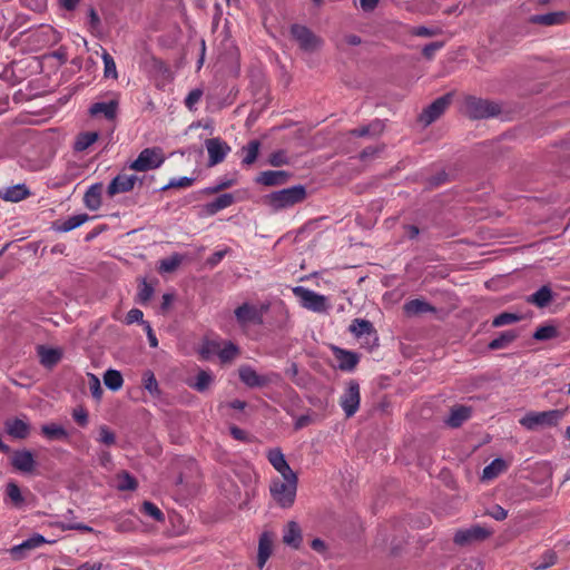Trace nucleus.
<instances>
[{
	"mask_svg": "<svg viewBox=\"0 0 570 570\" xmlns=\"http://www.w3.org/2000/svg\"><path fill=\"white\" fill-rule=\"evenodd\" d=\"M306 197V187L304 185H295L265 195L263 197V203L274 212H277L303 203Z\"/></svg>",
	"mask_w": 570,
	"mask_h": 570,
	"instance_id": "1",
	"label": "nucleus"
},
{
	"mask_svg": "<svg viewBox=\"0 0 570 570\" xmlns=\"http://www.w3.org/2000/svg\"><path fill=\"white\" fill-rule=\"evenodd\" d=\"M464 106L468 117L473 120L497 117L502 111L500 104L475 96H466Z\"/></svg>",
	"mask_w": 570,
	"mask_h": 570,
	"instance_id": "2",
	"label": "nucleus"
},
{
	"mask_svg": "<svg viewBox=\"0 0 570 570\" xmlns=\"http://www.w3.org/2000/svg\"><path fill=\"white\" fill-rule=\"evenodd\" d=\"M566 412L567 409L529 412L520 420V424L530 431H534L539 428L557 426Z\"/></svg>",
	"mask_w": 570,
	"mask_h": 570,
	"instance_id": "3",
	"label": "nucleus"
},
{
	"mask_svg": "<svg viewBox=\"0 0 570 570\" xmlns=\"http://www.w3.org/2000/svg\"><path fill=\"white\" fill-rule=\"evenodd\" d=\"M28 36L24 42L32 51H38L48 46H55L61 40L60 33L49 24H41L32 29L28 27Z\"/></svg>",
	"mask_w": 570,
	"mask_h": 570,
	"instance_id": "4",
	"label": "nucleus"
},
{
	"mask_svg": "<svg viewBox=\"0 0 570 570\" xmlns=\"http://www.w3.org/2000/svg\"><path fill=\"white\" fill-rule=\"evenodd\" d=\"M165 161V155L160 147L142 149L138 157L130 163L129 168L136 171H147L159 168Z\"/></svg>",
	"mask_w": 570,
	"mask_h": 570,
	"instance_id": "5",
	"label": "nucleus"
},
{
	"mask_svg": "<svg viewBox=\"0 0 570 570\" xmlns=\"http://www.w3.org/2000/svg\"><path fill=\"white\" fill-rule=\"evenodd\" d=\"M293 40H295L301 50L305 52H313L320 49L323 45V39L316 36L308 27L299 23H294L289 29Z\"/></svg>",
	"mask_w": 570,
	"mask_h": 570,
	"instance_id": "6",
	"label": "nucleus"
},
{
	"mask_svg": "<svg viewBox=\"0 0 570 570\" xmlns=\"http://www.w3.org/2000/svg\"><path fill=\"white\" fill-rule=\"evenodd\" d=\"M297 482H285L279 479L272 481L269 491L276 503L286 509L291 508L296 498Z\"/></svg>",
	"mask_w": 570,
	"mask_h": 570,
	"instance_id": "7",
	"label": "nucleus"
},
{
	"mask_svg": "<svg viewBox=\"0 0 570 570\" xmlns=\"http://www.w3.org/2000/svg\"><path fill=\"white\" fill-rule=\"evenodd\" d=\"M454 97V92L450 91L445 95L436 98L429 106H426L422 112L419 115V122L424 127L431 125L435 120H438L444 111L449 108Z\"/></svg>",
	"mask_w": 570,
	"mask_h": 570,
	"instance_id": "8",
	"label": "nucleus"
},
{
	"mask_svg": "<svg viewBox=\"0 0 570 570\" xmlns=\"http://www.w3.org/2000/svg\"><path fill=\"white\" fill-rule=\"evenodd\" d=\"M238 374L239 380L250 389L265 387L279 380V375L277 373L261 375L249 365H242L238 368Z\"/></svg>",
	"mask_w": 570,
	"mask_h": 570,
	"instance_id": "9",
	"label": "nucleus"
},
{
	"mask_svg": "<svg viewBox=\"0 0 570 570\" xmlns=\"http://www.w3.org/2000/svg\"><path fill=\"white\" fill-rule=\"evenodd\" d=\"M348 330L357 338L365 336L364 344L370 350L379 346L377 331L368 320L355 318L352 321Z\"/></svg>",
	"mask_w": 570,
	"mask_h": 570,
	"instance_id": "10",
	"label": "nucleus"
},
{
	"mask_svg": "<svg viewBox=\"0 0 570 570\" xmlns=\"http://www.w3.org/2000/svg\"><path fill=\"white\" fill-rule=\"evenodd\" d=\"M296 297L301 299L302 306L313 312L322 313L328 307L327 298L314 291L303 286H296L293 289Z\"/></svg>",
	"mask_w": 570,
	"mask_h": 570,
	"instance_id": "11",
	"label": "nucleus"
},
{
	"mask_svg": "<svg viewBox=\"0 0 570 570\" xmlns=\"http://www.w3.org/2000/svg\"><path fill=\"white\" fill-rule=\"evenodd\" d=\"M10 464L14 470L26 475L33 474L38 465L33 452L29 449L13 451Z\"/></svg>",
	"mask_w": 570,
	"mask_h": 570,
	"instance_id": "12",
	"label": "nucleus"
},
{
	"mask_svg": "<svg viewBox=\"0 0 570 570\" xmlns=\"http://www.w3.org/2000/svg\"><path fill=\"white\" fill-rule=\"evenodd\" d=\"M360 399V384L357 381L351 380L340 402L346 417H351L357 412Z\"/></svg>",
	"mask_w": 570,
	"mask_h": 570,
	"instance_id": "13",
	"label": "nucleus"
},
{
	"mask_svg": "<svg viewBox=\"0 0 570 570\" xmlns=\"http://www.w3.org/2000/svg\"><path fill=\"white\" fill-rule=\"evenodd\" d=\"M491 535V531L481 527L473 525L469 529L459 530L454 534L453 542L458 546L464 547L473 542H481Z\"/></svg>",
	"mask_w": 570,
	"mask_h": 570,
	"instance_id": "14",
	"label": "nucleus"
},
{
	"mask_svg": "<svg viewBox=\"0 0 570 570\" xmlns=\"http://www.w3.org/2000/svg\"><path fill=\"white\" fill-rule=\"evenodd\" d=\"M205 147L208 153L209 167L220 164L230 151V146L219 137L206 139Z\"/></svg>",
	"mask_w": 570,
	"mask_h": 570,
	"instance_id": "15",
	"label": "nucleus"
},
{
	"mask_svg": "<svg viewBox=\"0 0 570 570\" xmlns=\"http://www.w3.org/2000/svg\"><path fill=\"white\" fill-rule=\"evenodd\" d=\"M332 353L337 361V367L341 371L352 372L360 362V354L347 351L338 346H332Z\"/></svg>",
	"mask_w": 570,
	"mask_h": 570,
	"instance_id": "16",
	"label": "nucleus"
},
{
	"mask_svg": "<svg viewBox=\"0 0 570 570\" xmlns=\"http://www.w3.org/2000/svg\"><path fill=\"white\" fill-rule=\"evenodd\" d=\"M138 177L136 175H117L107 186V195L111 198L120 193H128L134 189Z\"/></svg>",
	"mask_w": 570,
	"mask_h": 570,
	"instance_id": "17",
	"label": "nucleus"
},
{
	"mask_svg": "<svg viewBox=\"0 0 570 570\" xmlns=\"http://www.w3.org/2000/svg\"><path fill=\"white\" fill-rule=\"evenodd\" d=\"M235 317L239 326H246L248 324L262 325L264 323L261 320L256 306L249 303H243L234 311Z\"/></svg>",
	"mask_w": 570,
	"mask_h": 570,
	"instance_id": "18",
	"label": "nucleus"
},
{
	"mask_svg": "<svg viewBox=\"0 0 570 570\" xmlns=\"http://www.w3.org/2000/svg\"><path fill=\"white\" fill-rule=\"evenodd\" d=\"M49 541L41 534L35 533L32 537L22 541L20 544L14 546L10 549V554L14 560H21L26 558L30 550H33Z\"/></svg>",
	"mask_w": 570,
	"mask_h": 570,
	"instance_id": "19",
	"label": "nucleus"
},
{
	"mask_svg": "<svg viewBox=\"0 0 570 570\" xmlns=\"http://www.w3.org/2000/svg\"><path fill=\"white\" fill-rule=\"evenodd\" d=\"M37 355L40 364L47 368L52 370L63 356V352L60 347H49L47 345L37 346Z\"/></svg>",
	"mask_w": 570,
	"mask_h": 570,
	"instance_id": "20",
	"label": "nucleus"
},
{
	"mask_svg": "<svg viewBox=\"0 0 570 570\" xmlns=\"http://www.w3.org/2000/svg\"><path fill=\"white\" fill-rule=\"evenodd\" d=\"M292 176V173L286 170H265L256 176L255 183L267 187L281 186L286 184Z\"/></svg>",
	"mask_w": 570,
	"mask_h": 570,
	"instance_id": "21",
	"label": "nucleus"
},
{
	"mask_svg": "<svg viewBox=\"0 0 570 570\" xmlns=\"http://www.w3.org/2000/svg\"><path fill=\"white\" fill-rule=\"evenodd\" d=\"M569 13L566 11H554L543 14H533L529 18V22L532 24L541 26H557L563 24L568 21Z\"/></svg>",
	"mask_w": 570,
	"mask_h": 570,
	"instance_id": "22",
	"label": "nucleus"
},
{
	"mask_svg": "<svg viewBox=\"0 0 570 570\" xmlns=\"http://www.w3.org/2000/svg\"><path fill=\"white\" fill-rule=\"evenodd\" d=\"M472 415V407L466 405H454L450 410V415L444 420V423L452 428L458 429L468 421Z\"/></svg>",
	"mask_w": 570,
	"mask_h": 570,
	"instance_id": "23",
	"label": "nucleus"
},
{
	"mask_svg": "<svg viewBox=\"0 0 570 570\" xmlns=\"http://www.w3.org/2000/svg\"><path fill=\"white\" fill-rule=\"evenodd\" d=\"M6 432L19 440H24L30 434V424L19 417L8 419L4 422Z\"/></svg>",
	"mask_w": 570,
	"mask_h": 570,
	"instance_id": "24",
	"label": "nucleus"
},
{
	"mask_svg": "<svg viewBox=\"0 0 570 570\" xmlns=\"http://www.w3.org/2000/svg\"><path fill=\"white\" fill-rule=\"evenodd\" d=\"M102 183L92 184L83 195V204L89 210H98L102 204Z\"/></svg>",
	"mask_w": 570,
	"mask_h": 570,
	"instance_id": "25",
	"label": "nucleus"
},
{
	"mask_svg": "<svg viewBox=\"0 0 570 570\" xmlns=\"http://www.w3.org/2000/svg\"><path fill=\"white\" fill-rule=\"evenodd\" d=\"M236 202L234 194H220L213 202L204 205L203 210L207 216H213L218 212L232 206Z\"/></svg>",
	"mask_w": 570,
	"mask_h": 570,
	"instance_id": "26",
	"label": "nucleus"
},
{
	"mask_svg": "<svg viewBox=\"0 0 570 570\" xmlns=\"http://www.w3.org/2000/svg\"><path fill=\"white\" fill-rule=\"evenodd\" d=\"M90 219L88 214H78L67 218L63 222L56 220L52 224V228L60 233L70 232Z\"/></svg>",
	"mask_w": 570,
	"mask_h": 570,
	"instance_id": "27",
	"label": "nucleus"
},
{
	"mask_svg": "<svg viewBox=\"0 0 570 570\" xmlns=\"http://www.w3.org/2000/svg\"><path fill=\"white\" fill-rule=\"evenodd\" d=\"M553 299V292L549 285L541 286L537 292L527 297V302L539 308L547 307Z\"/></svg>",
	"mask_w": 570,
	"mask_h": 570,
	"instance_id": "28",
	"label": "nucleus"
},
{
	"mask_svg": "<svg viewBox=\"0 0 570 570\" xmlns=\"http://www.w3.org/2000/svg\"><path fill=\"white\" fill-rule=\"evenodd\" d=\"M303 541L302 531L297 522L289 521L284 530L283 542L294 549H298Z\"/></svg>",
	"mask_w": 570,
	"mask_h": 570,
	"instance_id": "29",
	"label": "nucleus"
},
{
	"mask_svg": "<svg viewBox=\"0 0 570 570\" xmlns=\"http://www.w3.org/2000/svg\"><path fill=\"white\" fill-rule=\"evenodd\" d=\"M118 101L110 100L108 102L99 101L95 102L89 108V114L91 116H97L99 114H104L106 119L114 120L117 116Z\"/></svg>",
	"mask_w": 570,
	"mask_h": 570,
	"instance_id": "30",
	"label": "nucleus"
},
{
	"mask_svg": "<svg viewBox=\"0 0 570 570\" xmlns=\"http://www.w3.org/2000/svg\"><path fill=\"white\" fill-rule=\"evenodd\" d=\"M519 337L517 330H507L501 332L495 338L488 344V348L491 351L502 350L510 346Z\"/></svg>",
	"mask_w": 570,
	"mask_h": 570,
	"instance_id": "31",
	"label": "nucleus"
},
{
	"mask_svg": "<svg viewBox=\"0 0 570 570\" xmlns=\"http://www.w3.org/2000/svg\"><path fill=\"white\" fill-rule=\"evenodd\" d=\"M273 539L268 532H264L258 542L257 567L262 569L272 554Z\"/></svg>",
	"mask_w": 570,
	"mask_h": 570,
	"instance_id": "32",
	"label": "nucleus"
},
{
	"mask_svg": "<svg viewBox=\"0 0 570 570\" xmlns=\"http://www.w3.org/2000/svg\"><path fill=\"white\" fill-rule=\"evenodd\" d=\"M30 195V190L24 184H18L7 187L4 191L0 190V196L3 200L17 203Z\"/></svg>",
	"mask_w": 570,
	"mask_h": 570,
	"instance_id": "33",
	"label": "nucleus"
},
{
	"mask_svg": "<svg viewBox=\"0 0 570 570\" xmlns=\"http://www.w3.org/2000/svg\"><path fill=\"white\" fill-rule=\"evenodd\" d=\"M41 433L50 441H65L68 440L67 430L57 423H49L41 426Z\"/></svg>",
	"mask_w": 570,
	"mask_h": 570,
	"instance_id": "34",
	"label": "nucleus"
},
{
	"mask_svg": "<svg viewBox=\"0 0 570 570\" xmlns=\"http://www.w3.org/2000/svg\"><path fill=\"white\" fill-rule=\"evenodd\" d=\"M403 308L407 315H420V314L436 311L435 307L432 306L430 303H428L423 299H420V298H414V299L406 302L404 304Z\"/></svg>",
	"mask_w": 570,
	"mask_h": 570,
	"instance_id": "35",
	"label": "nucleus"
},
{
	"mask_svg": "<svg viewBox=\"0 0 570 570\" xmlns=\"http://www.w3.org/2000/svg\"><path fill=\"white\" fill-rule=\"evenodd\" d=\"M99 138L97 131H85L77 135L73 142V150L77 153L85 151L91 145H94Z\"/></svg>",
	"mask_w": 570,
	"mask_h": 570,
	"instance_id": "36",
	"label": "nucleus"
},
{
	"mask_svg": "<svg viewBox=\"0 0 570 570\" xmlns=\"http://www.w3.org/2000/svg\"><path fill=\"white\" fill-rule=\"evenodd\" d=\"M102 380H104L106 387L112 392L119 391L124 384V377H122L121 373L114 368L107 370L104 373Z\"/></svg>",
	"mask_w": 570,
	"mask_h": 570,
	"instance_id": "37",
	"label": "nucleus"
},
{
	"mask_svg": "<svg viewBox=\"0 0 570 570\" xmlns=\"http://www.w3.org/2000/svg\"><path fill=\"white\" fill-rule=\"evenodd\" d=\"M507 462L502 458H497L483 469L482 479L492 480L507 470Z\"/></svg>",
	"mask_w": 570,
	"mask_h": 570,
	"instance_id": "38",
	"label": "nucleus"
},
{
	"mask_svg": "<svg viewBox=\"0 0 570 570\" xmlns=\"http://www.w3.org/2000/svg\"><path fill=\"white\" fill-rule=\"evenodd\" d=\"M213 381L214 377L209 372L200 370L195 377V382L188 383V385L197 392H205L208 390Z\"/></svg>",
	"mask_w": 570,
	"mask_h": 570,
	"instance_id": "39",
	"label": "nucleus"
},
{
	"mask_svg": "<svg viewBox=\"0 0 570 570\" xmlns=\"http://www.w3.org/2000/svg\"><path fill=\"white\" fill-rule=\"evenodd\" d=\"M142 385H144V389L146 391H148V393L151 396L160 397L161 390L159 389V385H158V382H157V380L155 377V374L150 370H147L146 372H144V374H142Z\"/></svg>",
	"mask_w": 570,
	"mask_h": 570,
	"instance_id": "40",
	"label": "nucleus"
},
{
	"mask_svg": "<svg viewBox=\"0 0 570 570\" xmlns=\"http://www.w3.org/2000/svg\"><path fill=\"white\" fill-rule=\"evenodd\" d=\"M261 148V141L258 139L250 140L246 146L242 148L243 151L246 153L243 158V165H252L256 161Z\"/></svg>",
	"mask_w": 570,
	"mask_h": 570,
	"instance_id": "41",
	"label": "nucleus"
},
{
	"mask_svg": "<svg viewBox=\"0 0 570 570\" xmlns=\"http://www.w3.org/2000/svg\"><path fill=\"white\" fill-rule=\"evenodd\" d=\"M559 335L557 326L546 324L539 326L532 334V338L535 341H549L556 338Z\"/></svg>",
	"mask_w": 570,
	"mask_h": 570,
	"instance_id": "42",
	"label": "nucleus"
},
{
	"mask_svg": "<svg viewBox=\"0 0 570 570\" xmlns=\"http://www.w3.org/2000/svg\"><path fill=\"white\" fill-rule=\"evenodd\" d=\"M524 317L521 314L518 313H511V312H503L497 315L492 320V326L493 327H501L504 325L513 324L517 322L522 321Z\"/></svg>",
	"mask_w": 570,
	"mask_h": 570,
	"instance_id": "43",
	"label": "nucleus"
},
{
	"mask_svg": "<svg viewBox=\"0 0 570 570\" xmlns=\"http://www.w3.org/2000/svg\"><path fill=\"white\" fill-rule=\"evenodd\" d=\"M6 494L11 500L12 504L16 508H20L24 504V498L21 493L19 485L16 482H8L6 487Z\"/></svg>",
	"mask_w": 570,
	"mask_h": 570,
	"instance_id": "44",
	"label": "nucleus"
},
{
	"mask_svg": "<svg viewBox=\"0 0 570 570\" xmlns=\"http://www.w3.org/2000/svg\"><path fill=\"white\" fill-rule=\"evenodd\" d=\"M183 257L180 254L175 253L170 257L164 258L159 262V273H173L181 264Z\"/></svg>",
	"mask_w": 570,
	"mask_h": 570,
	"instance_id": "45",
	"label": "nucleus"
},
{
	"mask_svg": "<svg viewBox=\"0 0 570 570\" xmlns=\"http://www.w3.org/2000/svg\"><path fill=\"white\" fill-rule=\"evenodd\" d=\"M30 21V17L27 14L19 13L14 17V19L8 24L6 31V39H9L16 31L28 29L27 24Z\"/></svg>",
	"mask_w": 570,
	"mask_h": 570,
	"instance_id": "46",
	"label": "nucleus"
},
{
	"mask_svg": "<svg viewBox=\"0 0 570 570\" xmlns=\"http://www.w3.org/2000/svg\"><path fill=\"white\" fill-rule=\"evenodd\" d=\"M140 511L145 514L154 519L155 521L163 522L165 521V514L163 511L153 502L144 501L141 504Z\"/></svg>",
	"mask_w": 570,
	"mask_h": 570,
	"instance_id": "47",
	"label": "nucleus"
},
{
	"mask_svg": "<svg viewBox=\"0 0 570 570\" xmlns=\"http://www.w3.org/2000/svg\"><path fill=\"white\" fill-rule=\"evenodd\" d=\"M239 353V348L233 342H227L224 347L218 352L219 360L222 363H228L233 361Z\"/></svg>",
	"mask_w": 570,
	"mask_h": 570,
	"instance_id": "48",
	"label": "nucleus"
},
{
	"mask_svg": "<svg viewBox=\"0 0 570 570\" xmlns=\"http://www.w3.org/2000/svg\"><path fill=\"white\" fill-rule=\"evenodd\" d=\"M196 178L194 177H180V178H173L168 181V184L164 185L159 188L160 191H166L171 188H187L194 184Z\"/></svg>",
	"mask_w": 570,
	"mask_h": 570,
	"instance_id": "49",
	"label": "nucleus"
},
{
	"mask_svg": "<svg viewBox=\"0 0 570 570\" xmlns=\"http://www.w3.org/2000/svg\"><path fill=\"white\" fill-rule=\"evenodd\" d=\"M138 487V481L135 476H132L129 472L122 471L120 474V480L118 484V489L121 491H134Z\"/></svg>",
	"mask_w": 570,
	"mask_h": 570,
	"instance_id": "50",
	"label": "nucleus"
},
{
	"mask_svg": "<svg viewBox=\"0 0 570 570\" xmlns=\"http://www.w3.org/2000/svg\"><path fill=\"white\" fill-rule=\"evenodd\" d=\"M153 285L148 284L145 278L141 279L139 285V291L137 294V302L140 304H146L150 301L154 295Z\"/></svg>",
	"mask_w": 570,
	"mask_h": 570,
	"instance_id": "51",
	"label": "nucleus"
},
{
	"mask_svg": "<svg viewBox=\"0 0 570 570\" xmlns=\"http://www.w3.org/2000/svg\"><path fill=\"white\" fill-rule=\"evenodd\" d=\"M102 61H104V66H105V68H104L105 78L117 79L118 73H117L116 62H115L114 58L107 51H104Z\"/></svg>",
	"mask_w": 570,
	"mask_h": 570,
	"instance_id": "52",
	"label": "nucleus"
},
{
	"mask_svg": "<svg viewBox=\"0 0 570 570\" xmlns=\"http://www.w3.org/2000/svg\"><path fill=\"white\" fill-rule=\"evenodd\" d=\"M267 459L276 471L287 463L285 455L279 448L271 449L267 453Z\"/></svg>",
	"mask_w": 570,
	"mask_h": 570,
	"instance_id": "53",
	"label": "nucleus"
},
{
	"mask_svg": "<svg viewBox=\"0 0 570 570\" xmlns=\"http://www.w3.org/2000/svg\"><path fill=\"white\" fill-rule=\"evenodd\" d=\"M98 442L111 446L116 444V434L112 430H110L107 425H101L99 428V438L97 439Z\"/></svg>",
	"mask_w": 570,
	"mask_h": 570,
	"instance_id": "54",
	"label": "nucleus"
},
{
	"mask_svg": "<svg viewBox=\"0 0 570 570\" xmlns=\"http://www.w3.org/2000/svg\"><path fill=\"white\" fill-rule=\"evenodd\" d=\"M558 556L553 550H547L541 556V561L539 563H534L535 570H544L549 567L553 566L557 562Z\"/></svg>",
	"mask_w": 570,
	"mask_h": 570,
	"instance_id": "55",
	"label": "nucleus"
},
{
	"mask_svg": "<svg viewBox=\"0 0 570 570\" xmlns=\"http://www.w3.org/2000/svg\"><path fill=\"white\" fill-rule=\"evenodd\" d=\"M235 184V179H222L216 185L204 188L202 193L206 195L218 194L225 189L233 187Z\"/></svg>",
	"mask_w": 570,
	"mask_h": 570,
	"instance_id": "56",
	"label": "nucleus"
},
{
	"mask_svg": "<svg viewBox=\"0 0 570 570\" xmlns=\"http://www.w3.org/2000/svg\"><path fill=\"white\" fill-rule=\"evenodd\" d=\"M268 164L274 167H281L288 165L289 158L284 149H278L269 155Z\"/></svg>",
	"mask_w": 570,
	"mask_h": 570,
	"instance_id": "57",
	"label": "nucleus"
},
{
	"mask_svg": "<svg viewBox=\"0 0 570 570\" xmlns=\"http://www.w3.org/2000/svg\"><path fill=\"white\" fill-rule=\"evenodd\" d=\"M72 419L80 428H86L89 423V414L87 409L79 405L72 410Z\"/></svg>",
	"mask_w": 570,
	"mask_h": 570,
	"instance_id": "58",
	"label": "nucleus"
},
{
	"mask_svg": "<svg viewBox=\"0 0 570 570\" xmlns=\"http://www.w3.org/2000/svg\"><path fill=\"white\" fill-rule=\"evenodd\" d=\"M203 95H204V91L202 88H195L191 91H189V94L187 95V97L185 98V101H184L186 108L190 111L195 110L196 109L195 106L199 102Z\"/></svg>",
	"mask_w": 570,
	"mask_h": 570,
	"instance_id": "59",
	"label": "nucleus"
},
{
	"mask_svg": "<svg viewBox=\"0 0 570 570\" xmlns=\"http://www.w3.org/2000/svg\"><path fill=\"white\" fill-rule=\"evenodd\" d=\"M88 377H89V390L91 392L92 397L97 401H100L104 390L101 387L99 379L95 374H91V373H88Z\"/></svg>",
	"mask_w": 570,
	"mask_h": 570,
	"instance_id": "60",
	"label": "nucleus"
},
{
	"mask_svg": "<svg viewBox=\"0 0 570 570\" xmlns=\"http://www.w3.org/2000/svg\"><path fill=\"white\" fill-rule=\"evenodd\" d=\"M229 432L235 440L240 442L252 443L255 440V436L250 435L248 432L238 428L237 425H232L229 428Z\"/></svg>",
	"mask_w": 570,
	"mask_h": 570,
	"instance_id": "61",
	"label": "nucleus"
},
{
	"mask_svg": "<svg viewBox=\"0 0 570 570\" xmlns=\"http://www.w3.org/2000/svg\"><path fill=\"white\" fill-rule=\"evenodd\" d=\"M444 47L443 41H433L428 45H425L422 49V56L426 60H432L435 52Z\"/></svg>",
	"mask_w": 570,
	"mask_h": 570,
	"instance_id": "62",
	"label": "nucleus"
},
{
	"mask_svg": "<svg viewBox=\"0 0 570 570\" xmlns=\"http://www.w3.org/2000/svg\"><path fill=\"white\" fill-rule=\"evenodd\" d=\"M449 181V174L445 170H441L428 179V184L431 188L439 187Z\"/></svg>",
	"mask_w": 570,
	"mask_h": 570,
	"instance_id": "63",
	"label": "nucleus"
},
{
	"mask_svg": "<svg viewBox=\"0 0 570 570\" xmlns=\"http://www.w3.org/2000/svg\"><path fill=\"white\" fill-rule=\"evenodd\" d=\"M20 2L24 8H28L35 12H42L47 7L46 0H20Z\"/></svg>",
	"mask_w": 570,
	"mask_h": 570,
	"instance_id": "64",
	"label": "nucleus"
}]
</instances>
